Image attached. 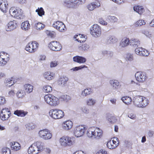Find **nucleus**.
Listing matches in <instances>:
<instances>
[{
	"mask_svg": "<svg viewBox=\"0 0 154 154\" xmlns=\"http://www.w3.org/2000/svg\"><path fill=\"white\" fill-rule=\"evenodd\" d=\"M149 102L147 98L142 96H136L133 99V103L138 107H145L148 105Z\"/></svg>",
	"mask_w": 154,
	"mask_h": 154,
	"instance_id": "nucleus-1",
	"label": "nucleus"
},
{
	"mask_svg": "<svg viewBox=\"0 0 154 154\" xmlns=\"http://www.w3.org/2000/svg\"><path fill=\"white\" fill-rule=\"evenodd\" d=\"M43 144L40 141L35 142L29 147L28 152L29 154H37L44 149Z\"/></svg>",
	"mask_w": 154,
	"mask_h": 154,
	"instance_id": "nucleus-2",
	"label": "nucleus"
},
{
	"mask_svg": "<svg viewBox=\"0 0 154 154\" xmlns=\"http://www.w3.org/2000/svg\"><path fill=\"white\" fill-rule=\"evenodd\" d=\"M60 145L63 147H70L73 145L75 143L74 138L68 136H63L59 139Z\"/></svg>",
	"mask_w": 154,
	"mask_h": 154,
	"instance_id": "nucleus-3",
	"label": "nucleus"
},
{
	"mask_svg": "<svg viewBox=\"0 0 154 154\" xmlns=\"http://www.w3.org/2000/svg\"><path fill=\"white\" fill-rule=\"evenodd\" d=\"M44 99L48 104L51 106H56L60 103L58 98L52 94L45 95L44 97Z\"/></svg>",
	"mask_w": 154,
	"mask_h": 154,
	"instance_id": "nucleus-4",
	"label": "nucleus"
},
{
	"mask_svg": "<svg viewBox=\"0 0 154 154\" xmlns=\"http://www.w3.org/2000/svg\"><path fill=\"white\" fill-rule=\"evenodd\" d=\"M87 134L89 137H93L98 139L102 136V131L99 128H96L95 129L91 128L88 129Z\"/></svg>",
	"mask_w": 154,
	"mask_h": 154,
	"instance_id": "nucleus-5",
	"label": "nucleus"
},
{
	"mask_svg": "<svg viewBox=\"0 0 154 154\" xmlns=\"http://www.w3.org/2000/svg\"><path fill=\"white\" fill-rule=\"evenodd\" d=\"M49 113L51 117L56 119H60L64 116V112L62 110L58 109L51 110Z\"/></svg>",
	"mask_w": 154,
	"mask_h": 154,
	"instance_id": "nucleus-6",
	"label": "nucleus"
},
{
	"mask_svg": "<svg viewBox=\"0 0 154 154\" xmlns=\"http://www.w3.org/2000/svg\"><path fill=\"white\" fill-rule=\"evenodd\" d=\"M39 46L38 43L35 41L29 42L25 48L26 50L30 53H33L38 49Z\"/></svg>",
	"mask_w": 154,
	"mask_h": 154,
	"instance_id": "nucleus-7",
	"label": "nucleus"
},
{
	"mask_svg": "<svg viewBox=\"0 0 154 154\" xmlns=\"http://www.w3.org/2000/svg\"><path fill=\"white\" fill-rule=\"evenodd\" d=\"M87 128L84 125H79L75 127L73 131L74 135L78 137L82 136L85 134Z\"/></svg>",
	"mask_w": 154,
	"mask_h": 154,
	"instance_id": "nucleus-8",
	"label": "nucleus"
},
{
	"mask_svg": "<svg viewBox=\"0 0 154 154\" xmlns=\"http://www.w3.org/2000/svg\"><path fill=\"white\" fill-rule=\"evenodd\" d=\"M38 134L40 137L45 140L50 139L52 136L50 131L46 129L40 130L38 132Z\"/></svg>",
	"mask_w": 154,
	"mask_h": 154,
	"instance_id": "nucleus-9",
	"label": "nucleus"
},
{
	"mask_svg": "<svg viewBox=\"0 0 154 154\" xmlns=\"http://www.w3.org/2000/svg\"><path fill=\"white\" fill-rule=\"evenodd\" d=\"M101 28L97 24H94L91 28V34L95 37L100 36L101 34Z\"/></svg>",
	"mask_w": 154,
	"mask_h": 154,
	"instance_id": "nucleus-10",
	"label": "nucleus"
},
{
	"mask_svg": "<svg viewBox=\"0 0 154 154\" xmlns=\"http://www.w3.org/2000/svg\"><path fill=\"white\" fill-rule=\"evenodd\" d=\"M9 57V55L5 52H0V65H5L10 60Z\"/></svg>",
	"mask_w": 154,
	"mask_h": 154,
	"instance_id": "nucleus-11",
	"label": "nucleus"
},
{
	"mask_svg": "<svg viewBox=\"0 0 154 154\" xmlns=\"http://www.w3.org/2000/svg\"><path fill=\"white\" fill-rule=\"evenodd\" d=\"M49 48L52 51H60L62 48L61 44L57 41H52L48 44Z\"/></svg>",
	"mask_w": 154,
	"mask_h": 154,
	"instance_id": "nucleus-12",
	"label": "nucleus"
},
{
	"mask_svg": "<svg viewBox=\"0 0 154 154\" xmlns=\"http://www.w3.org/2000/svg\"><path fill=\"white\" fill-rule=\"evenodd\" d=\"M136 80L139 82L143 83L147 79V76L144 72H138L135 75Z\"/></svg>",
	"mask_w": 154,
	"mask_h": 154,
	"instance_id": "nucleus-13",
	"label": "nucleus"
},
{
	"mask_svg": "<svg viewBox=\"0 0 154 154\" xmlns=\"http://www.w3.org/2000/svg\"><path fill=\"white\" fill-rule=\"evenodd\" d=\"M53 27L61 32H64L66 30V28L64 24L60 21H57L52 24Z\"/></svg>",
	"mask_w": 154,
	"mask_h": 154,
	"instance_id": "nucleus-14",
	"label": "nucleus"
},
{
	"mask_svg": "<svg viewBox=\"0 0 154 154\" xmlns=\"http://www.w3.org/2000/svg\"><path fill=\"white\" fill-rule=\"evenodd\" d=\"M119 139L116 137H114L111 140H109L107 143V147L110 149H113L116 148L119 144Z\"/></svg>",
	"mask_w": 154,
	"mask_h": 154,
	"instance_id": "nucleus-15",
	"label": "nucleus"
},
{
	"mask_svg": "<svg viewBox=\"0 0 154 154\" xmlns=\"http://www.w3.org/2000/svg\"><path fill=\"white\" fill-rule=\"evenodd\" d=\"M11 113L10 110L8 108L3 109L0 114V118L2 120H7L10 116Z\"/></svg>",
	"mask_w": 154,
	"mask_h": 154,
	"instance_id": "nucleus-16",
	"label": "nucleus"
},
{
	"mask_svg": "<svg viewBox=\"0 0 154 154\" xmlns=\"http://www.w3.org/2000/svg\"><path fill=\"white\" fill-rule=\"evenodd\" d=\"M18 25V23L16 21H11L7 24L6 30L7 31H12L17 27Z\"/></svg>",
	"mask_w": 154,
	"mask_h": 154,
	"instance_id": "nucleus-17",
	"label": "nucleus"
},
{
	"mask_svg": "<svg viewBox=\"0 0 154 154\" xmlns=\"http://www.w3.org/2000/svg\"><path fill=\"white\" fill-rule=\"evenodd\" d=\"M135 52L138 55L144 56H147L149 54L148 51L142 48H137L135 49Z\"/></svg>",
	"mask_w": 154,
	"mask_h": 154,
	"instance_id": "nucleus-18",
	"label": "nucleus"
},
{
	"mask_svg": "<svg viewBox=\"0 0 154 154\" xmlns=\"http://www.w3.org/2000/svg\"><path fill=\"white\" fill-rule=\"evenodd\" d=\"M8 4L6 0H0V9L3 12H6L8 9Z\"/></svg>",
	"mask_w": 154,
	"mask_h": 154,
	"instance_id": "nucleus-19",
	"label": "nucleus"
},
{
	"mask_svg": "<svg viewBox=\"0 0 154 154\" xmlns=\"http://www.w3.org/2000/svg\"><path fill=\"white\" fill-rule=\"evenodd\" d=\"M55 76L54 73L50 71L45 72L43 74V76L44 79L48 80H50L54 79Z\"/></svg>",
	"mask_w": 154,
	"mask_h": 154,
	"instance_id": "nucleus-20",
	"label": "nucleus"
},
{
	"mask_svg": "<svg viewBox=\"0 0 154 154\" xmlns=\"http://www.w3.org/2000/svg\"><path fill=\"white\" fill-rule=\"evenodd\" d=\"M74 62L79 63H85L86 61V59L84 57L79 56H74L73 58Z\"/></svg>",
	"mask_w": 154,
	"mask_h": 154,
	"instance_id": "nucleus-21",
	"label": "nucleus"
},
{
	"mask_svg": "<svg viewBox=\"0 0 154 154\" xmlns=\"http://www.w3.org/2000/svg\"><path fill=\"white\" fill-rule=\"evenodd\" d=\"M100 4L98 2H92L89 4L87 6L88 9L90 11H93L96 8L99 7Z\"/></svg>",
	"mask_w": 154,
	"mask_h": 154,
	"instance_id": "nucleus-22",
	"label": "nucleus"
},
{
	"mask_svg": "<svg viewBox=\"0 0 154 154\" xmlns=\"http://www.w3.org/2000/svg\"><path fill=\"white\" fill-rule=\"evenodd\" d=\"M134 11L140 15L143 14L145 12V9L143 6L135 5L133 7Z\"/></svg>",
	"mask_w": 154,
	"mask_h": 154,
	"instance_id": "nucleus-23",
	"label": "nucleus"
},
{
	"mask_svg": "<svg viewBox=\"0 0 154 154\" xmlns=\"http://www.w3.org/2000/svg\"><path fill=\"white\" fill-rule=\"evenodd\" d=\"M109 83L113 89H117L121 87V85L117 80H111L109 81Z\"/></svg>",
	"mask_w": 154,
	"mask_h": 154,
	"instance_id": "nucleus-24",
	"label": "nucleus"
},
{
	"mask_svg": "<svg viewBox=\"0 0 154 154\" xmlns=\"http://www.w3.org/2000/svg\"><path fill=\"white\" fill-rule=\"evenodd\" d=\"M73 123L72 122L67 120L64 122L63 124V128L66 130L70 129L73 126Z\"/></svg>",
	"mask_w": 154,
	"mask_h": 154,
	"instance_id": "nucleus-25",
	"label": "nucleus"
},
{
	"mask_svg": "<svg viewBox=\"0 0 154 154\" xmlns=\"http://www.w3.org/2000/svg\"><path fill=\"white\" fill-rule=\"evenodd\" d=\"M10 144L12 149L14 151H18L21 148L20 145L17 142H12Z\"/></svg>",
	"mask_w": 154,
	"mask_h": 154,
	"instance_id": "nucleus-26",
	"label": "nucleus"
},
{
	"mask_svg": "<svg viewBox=\"0 0 154 154\" xmlns=\"http://www.w3.org/2000/svg\"><path fill=\"white\" fill-rule=\"evenodd\" d=\"M27 111H24L23 110H16L14 112V114L19 117H23L28 114Z\"/></svg>",
	"mask_w": 154,
	"mask_h": 154,
	"instance_id": "nucleus-27",
	"label": "nucleus"
},
{
	"mask_svg": "<svg viewBox=\"0 0 154 154\" xmlns=\"http://www.w3.org/2000/svg\"><path fill=\"white\" fill-rule=\"evenodd\" d=\"M76 40L78 42L82 43L85 42L86 40V38L84 35L79 34L76 35L74 36Z\"/></svg>",
	"mask_w": 154,
	"mask_h": 154,
	"instance_id": "nucleus-28",
	"label": "nucleus"
},
{
	"mask_svg": "<svg viewBox=\"0 0 154 154\" xmlns=\"http://www.w3.org/2000/svg\"><path fill=\"white\" fill-rule=\"evenodd\" d=\"M131 40L129 38H123L120 43V46L122 47H125L131 43Z\"/></svg>",
	"mask_w": 154,
	"mask_h": 154,
	"instance_id": "nucleus-29",
	"label": "nucleus"
},
{
	"mask_svg": "<svg viewBox=\"0 0 154 154\" xmlns=\"http://www.w3.org/2000/svg\"><path fill=\"white\" fill-rule=\"evenodd\" d=\"M21 29L24 30H29L30 26V25L28 21L26 20L23 22L21 25Z\"/></svg>",
	"mask_w": 154,
	"mask_h": 154,
	"instance_id": "nucleus-30",
	"label": "nucleus"
},
{
	"mask_svg": "<svg viewBox=\"0 0 154 154\" xmlns=\"http://www.w3.org/2000/svg\"><path fill=\"white\" fill-rule=\"evenodd\" d=\"M68 80V79L66 77L64 76H61L60 77L58 80L57 83L59 85H64L66 83Z\"/></svg>",
	"mask_w": 154,
	"mask_h": 154,
	"instance_id": "nucleus-31",
	"label": "nucleus"
},
{
	"mask_svg": "<svg viewBox=\"0 0 154 154\" xmlns=\"http://www.w3.org/2000/svg\"><path fill=\"white\" fill-rule=\"evenodd\" d=\"M14 83V79L13 78L8 79L5 80L4 84L5 86L9 87Z\"/></svg>",
	"mask_w": 154,
	"mask_h": 154,
	"instance_id": "nucleus-32",
	"label": "nucleus"
},
{
	"mask_svg": "<svg viewBox=\"0 0 154 154\" xmlns=\"http://www.w3.org/2000/svg\"><path fill=\"white\" fill-rule=\"evenodd\" d=\"M9 12L11 16L14 17H19L20 14L18 10L14 8H11Z\"/></svg>",
	"mask_w": 154,
	"mask_h": 154,
	"instance_id": "nucleus-33",
	"label": "nucleus"
},
{
	"mask_svg": "<svg viewBox=\"0 0 154 154\" xmlns=\"http://www.w3.org/2000/svg\"><path fill=\"white\" fill-rule=\"evenodd\" d=\"M92 91L91 88H86L81 93V95L83 97H85L92 94Z\"/></svg>",
	"mask_w": 154,
	"mask_h": 154,
	"instance_id": "nucleus-34",
	"label": "nucleus"
},
{
	"mask_svg": "<svg viewBox=\"0 0 154 154\" xmlns=\"http://www.w3.org/2000/svg\"><path fill=\"white\" fill-rule=\"evenodd\" d=\"M89 48V46L88 44L84 43L79 46L78 48L79 50L84 51H87Z\"/></svg>",
	"mask_w": 154,
	"mask_h": 154,
	"instance_id": "nucleus-35",
	"label": "nucleus"
},
{
	"mask_svg": "<svg viewBox=\"0 0 154 154\" xmlns=\"http://www.w3.org/2000/svg\"><path fill=\"white\" fill-rule=\"evenodd\" d=\"M122 100L125 104L128 105L131 104L132 102L131 98L128 96H125L122 97Z\"/></svg>",
	"mask_w": 154,
	"mask_h": 154,
	"instance_id": "nucleus-36",
	"label": "nucleus"
},
{
	"mask_svg": "<svg viewBox=\"0 0 154 154\" xmlns=\"http://www.w3.org/2000/svg\"><path fill=\"white\" fill-rule=\"evenodd\" d=\"M108 120L111 123H114L116 122L117 119L116 116L112 114H108L107 115Z\"/></svg>",
	"mask_w": 154,
	"mask_h": 154,
	"instance_id": "nucleus-37",
	"label": "nucleus"
},
{
	"mask_svg": "<svg viewBox=\"0 0 154 154\" xmlns=\"http://www.w3.org/2000/svg\"><path fill=\"white\" fill-rule=\"evenodd\" d=\"M25 90L27 93H29L32 92L33 89V86L29 84H26L24 85Z\"/></svg>",
	"mask_w": 154,
	"mask_h": 154,
	"instance_id": "nucleus-38",
	"label": "nucleus"
},
{
	"mask_svg": "<svg viewBox=\"0 0 154 154\" xmlns=\"http://www.w3.org/2000/svg\"><path fill=\"white\" fill-rule=\"evenodd\" d=\"M52 90V88L50 85H45L43 87V91L45 93H49L51 92Z\"/></svg>",
	"mask_w": 154,
	"mask_h": 154,
	"instance_id": "nucleus-39",
	"label": "nucleus"
},
{
	"mask_svg": "<svg viewBox=\"0 0 154 154\" xmlns=\"http://www.w3.org/2000/svg\"><path fill=\"white\" fill-rule=\"evenodd\" d=\"M35 12L37 13L38 15L39 16L42 17L45 14V12L44 9L42 7L38 8Z\"/></svg>",
	"mask_w": 154,
	"mask_h": 154,
	"instance_id": "nucleus-40",
	"label": "nucleus"
},
{
	"mask_svg": "<svg viewBox=\"0 0 154 154\" xmlns=\"http://www.w3.org/2000/svg\"><path fill=\"white\" fill-rule=\"evenodd\" d=\"M35 27L37 30H41L43 29L45 25L42 23H38L35 24Z\"/></svg>",
	"mask_w": 154,
	"mask_h": 154,
	"instance_id": "nucleus-41",
	"label": "nucleus"
},
{
	"mask_svg": "<svg viewBox=\"0 0 154 154\" xmlns=\"http://www.w3.org/2000/svg\"><path fill=\"white\" fill-rule=\"evenodd\" d=\"M131 45L133 46H138L140 45V41L138 39H134L131 40Z\"/></svg>",
	"mask_w": 154,
	"mask_h": 154,
	"instance_id": "nucleus-42",
	"label": "nucleus"
},
{
	"mask_svg": "<svg viewBox=\"0 0 154 154\" xmlns=\"http://www.w3.org/2000/svg\"><path fill=\"white\" fill-rule=\"evenodd\" d=\"M107 19L113 23L117 22L118 20V19L115 16H109L107 17Z\"/></svg>",
	"mask_w": 154,
	"mask_h": 154,
	"instance_id": "nucleus-43",
	"label": "nucleus"
},
{
	"mask_svg": "<svg viewBox=\"0 0 154 154\" xmlns=\"http://www.w3.org/2000/svg\"><path fill=\"white\" fill-rule=\"evenodd\" d=\"M65 6L67 8H72L75 6L74 3L70 1H68L67 2H65Z\"/></svg>",
	"mask_w": 154,
	"mask_h": 154,
	"instance_id": "nucleus-44",
	"label": "nucleus"
},
{
	"mask_svg": "<svg viewBox=\"0 0 154 154\" xmlns=\"http://www.w3.org/2000/svg\"><path fill=\"white\" fill-rule=\"evenodd\" d=\"M25 95V93L22 90L18 91L17 94V97L19 98H23Z\"/></svg>",
	"mask_w": 154,
	"mask_h": 154,
	"instance_id": "nucleus-45",
	"label": "nucleus"
},
{
	"mask_svg": "<svg viewBox=\"0 0 154 154\" xmlns=\"http://www.w3.org/2000/svg\"><path fill=\"white\" fill-rule=\"evenodd\" d=\"M2 152V154H11V150L7 147L3 148Z\"/></svg>",
	"mask_w": 154,
	"mask_h": 154,
	"instance_id": "nucleus-46",
	"label": "nucleus"
},
{
	"mask_svg": "<svg viewBox=\"0 0 154 154\" xmlns=\"http://www.w3.org/2000/svg\"><path fill=\"white\" fill-rule=\"evenodd\" d=\"M146 24L145 21L142 19H140L136 22V24L137 26H141Z\"/></svg>",
	"mask_w": 154,
	"mask_h": 154,
	"instance_id": "nucleus-47",
	"label": "nucleus"
},
{
	"mask_svg": "<svg viewBox=\"0 0 154 154\" xmlns=\"http://www.w3.org/2000/svg\"><path fill=\"white\" fill-rule=\"evenodd\" d=\"M58 64L57 61L55 60L51 61L50 63V65L51 67H54L57 66Z\"/></svg>",
	"mask_w": 154,
	"mask_h": 154,
	"instance_id": "nucleus-48",
	"label": "nucleus"
},
{
	"mask_svg": "<svg viewBox=\"0 0 154 154\" xmlns=\"http://www.w3.org/2000/svg\"><path fill=\"white\" fill-rule=\"evenodd\" d=\"M87 66L85 65H82L78 67H75L73 68V71H77L79 70L82 69L84 68H87Z\"/></svg>",
	"mask_w": 154,
	"mask_h": 154,
	"instance_id": "nucleus-49",
	"label": "nucleus"
},
{
	"mask_svg": "<svg viewBox=\"0 0 154 154\" xmlns=\"http://www.w3.org/2000/svg\"><path fill=\"white\" fill-rule=\"evenodd\" d=\"M95 103V100L92 99H90L87 102V104L89 105H92Z\"/></svg>",
	"mask_w": 154,
	"mask_h": 154,
	"instance_id": "nucleus-50",
	"label": "nucleus"
},
{
	"mask_svg": "<svg viewBox=\"0 0 154 154\" xmlns=\"http://www.w3.org/2000/svg\"><path fill=\"white\" fill-rule=\"evenodd\" d=\"M28 126L29 130H32L34 129L35 128L36 125L32 123L29 124L28 125Z\"/></svg>",
	"mask_w": 154,
	"mask_h": 154,
	"instance_id": "nucleus-51",
	"label": "nucleus"
},
{
	"mask_svg": "<svg viewBox=\"0 0 154 154\" xmlns=\"http://www.w3.org/2000/svg\"><path fill=\"white\" fill-rule=\"evenodd\" d=\"M99 22L100 24L102 25H106L107 24V22L105 21L102 18L99 19Z\"/></svg>",
	"mask_w": 154,
	"mask_h": 154,
	"instance_id": "nucleus-52",
	"label": "nucleus"
},
{
	"mask_svg": "<svg viewBox=\"0 0 154 154\" xmlns=\"http://www.w3.org/2000/svg\"><path fill=\"white\" fill-rule=\"evenodd\" d=\"M6 100L5 98L2 97H0V104L3 105L5 103Z\"/></svg>",
	"mask_w": 154,
	"mask_h": 154,
	"instance_id": "nucleus-53",
	"label": "nucleus"
},
{
	"mask_svg": "<svg viewBox=\"0 0 154 154\" xmlns=\"http://www.w3.org/2000/svg\"><path fill=\"white\" fill-rule=\"evenodd\" d=\"M126 58L129 60L131 61L133 60V56L132 54L128 53L126 55Z\"/></svg>",
	"mask_w": 154,
	"mask_h": 154,
	"instance_id": "nucleus-54",
	"label": "nucleus"
},
{
	"mask_svg": "<svg viewBox=\"0 0 154 154\" xmlns=\"http://www.w3.org/2000/svg\"><path fill=\"white\" fill-rule=\"evenodd\" d=\"M97 154H107V152L105 150L100 149L97 152Z\"/></svg>",
	"mask_w": 154,
	"mask_h": 154,
	"instance_id": "nucleus-55",
	"label": "nucleus"
},
{
	"mask_svg": "<svg viewBox=\"0 0 154 154\" xmlns=\"http://www.w3.org/2000/svg\"><path fill=\"white\" fill-rule=\"evenodd\" d=\"M128 117L131 119H136V115L133 113L130 114L128 115Z\"/></svg>",
	"mask_w": 154,
	"mask_h": 154,
	"instance_id": "nucleus-56",
	"label": "nucleus"
},
{
	"mask_svg": "<svg viewBox=\"0 0 154 154\" xmlns=\"http://www.w3.org/2000/svg\"><path fill=\"white\" fill-rule=\"evenodd\" d=\"M82 112L85 113H88L89 112V110L88 109L85 107H83L82 108Z\"/></svg>",
	"mask_w": 154,
	"mask_h": 154,
	"instance_id": "nucleus-57",
	"label": "nucleus"
},
{
	"mask_svg": "<svg viewBox=\"0 0 154 154\" xmlns=\"http://www.w3.org/2000/svg\"><path fill=\"white\" fill-rule=\"evenodd\" d=\"M46 56L44 55H40L39 57V61L44 60H45Z\"/></svg>",
	"mask_w": 154,
	"mask_h": 154,
	"instance_id": "nucleus-58",
	"label": "nucleus"
},
{
	"mask_svg": "<svg viewBox=\"0 0 154 154\" xmlns=\"http://www.w3.org/2000/svg\"><path fill=\"white\" fill-rule=\"evenodd\" d=\"M116 3L120 5L124 2V0H116Z\"/></svg>",
	"mask_w": 154,
	"mask_h": 154,
	"instance_id": "nucleus-59",
	"label": "nucleus"
},
{
	"mask_svg": "<svg viewBox=\"0 0 154 154\" xmlns=\"http://www.w3.org/2000/svg\"><path fill=\"white\" fill-rule=\"evenodd\" d=\"M49 35L51 37H54L56 35V33L55 32H50L49 33Z\"/></svg>",
	"mask_w": 154,
	"mask_h": 154,
	"instance_id": "nucleus-60",
	"label": "nucleus"
},
{
	"mask_svg": "<svg viewBox=\"0 0 154 154\" xmlns=\"http://www.w3.org/2000/svg\"><path fill=\"white\" fill-rule=\"evenodd\" d=\"M154 134V132L152 131H149L148 132V135L149 137H152Z\"/></svg>",
	"mask_w": 154,
	"mask_h": 154,
	"instance_id": "nucleus-61",
	"label": "nucleus"
},
{
	"mask_svg": "<svg viewBox=\"0 0 154 154\" xmlns=\"http://www.w3.org/2000/svg\"><path fill=\"white\" fill-rule=\"evenodd\" d=\"M9 95L10 96H13L14 94V93L13 90H11L9 92Z\"/></svg>",
	"mask_w": 154,
	"mask_h": 154,
	"instance_id": "nucleus-62",
	"label": "nucleus"
},
{
	"mask_svg": "<svg viewBox=\"0 0 154 154\" xmlns=\"http://www.w3.org/2000/svg\"><path fill=\"white\" fill-rule=\"evenodd\" d=\"M18 1L20 4H23L26 2V0H18Z\"/></svg>",
	"mask_w": 154,
	"mask_h": 154,
	"instance_id": "nucleus-63",
	"label": "nucleus"
},
{
	"mask_svg": "<svg viewBox=\"0 0 154 154\" xmlns=\"http://www.w3.org/2000/svg\"><path fill=\"white\" fill-rule=\"evenodd\" d=\"M150 24L151 26L154 27V19L151 22Z\"/></svg>",
	"mask_w": 154,
	"mask_h": 154,
	"instance_id": "nucleus-64",
	"label": "nucleus"
}]
</instances>
